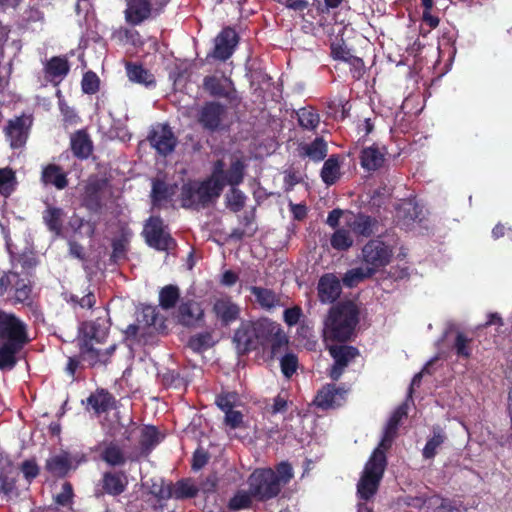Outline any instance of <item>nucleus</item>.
Listing matches in <instances>:
<instances>
[{"label":"nucleus","mask_w":512,"mask_h":512,"mask_svg":"<svg viewBox=\"0 0 512 512\" xmlns=\"http://www.w3.org/2000/svg\"><path fill=\"white\" fill-rule=\"evenodd\" d=\"M406 414V406L401 405L389 418L382 440L367 461L358 481L357 494L361 499L369 500L376 494L386 467L385 451L391 446L396 436L398 425Z\"/></svg>","instance_id":"f257e3e1"},{"label":"nucleus","mask_w":512,"mask_h":512,"mask_svg":"<svg viewBox=\"0 0 512 512\" xmlns=\"http://www.w3.org/2000/svg\"><path fill=\"white\" fill-rule=\"evenodd\" d=\"M406 414V406L401 405L389 418L382 440L367 461L358 481L357 494L361 499L369 500L376 494L386 467L385 451L391 446L396 436L398 425Z\"/></svg>","instance_id":"f03ea898"},{"label":"nucleus","mask_w":512,"mask_h":512,"mask_svg":"<svg viewBox=\"0 0 512 512\" xmlns=\"http://www.w3.org/2000/svg\"><path fill=\"white\" fill-rule=\"evenodd\" d=\"M406 414V406L401 405L389 418L382 440L367 461L358 481L357 494L361 499L369 500L376 494L386 467L385 451L391 446L396 436L398 425Z\"/></svg>","instance_id":"7ed1b4c3"},{"label":"nucleus","mask_w":512,"mask_h":512,"mask_svg":"<svg viewBox=\"0 0 512 512\" xmlns=\"http://www.w3.org/2000/svg\"><path fill=\"white\" fill-rule=\"evenodd\" d=\"M224 163L219 160L213 166L212 174L202 182L184 184L181 203L185 208H200L216 200L224 188Z\"/></svg>","instance_id":"20e7f679"},{"label":"nucleus","mask_w":512,"mask_h":512,"mask_svg":"<svg viewBox=\"0 0 512 512\" xmlns=\"http://www.w3.org/2000/svg\"><path fill=\"white\" fill-rule=\"evenodd\" d=\"M293 477L290 464L280 463L276 471L271 468L256 469L248 478V485L253 497L258 501H267L276 497L282 487Z\"/></svg>","instance_id":"39448f33"},{"label":"nucleus","mask_w":512,"mask_h":512,"mask_svg":"<svg viewBox=\"0 0 512 512\" xmlns=\"http://www.w3.org/2000/svg\"><path fill=\"white\" fill-rule=\"evenodd\" d=\"M358 323V309L352 302L333 306L324 322L325 341L344 342L349 340Z\"/></svg>","instance_id":"423d86ee"},{"label":"nucleus","mask_w":512,"mask_h":512,"mask_svg":"<svg viewBox=\"0 0 512 512\" xmlns=\"http://www.w3.org/2000/svg\"><path fill=\"white\" fill-rule=\"evenodd\" d=\"M392 249L379 239L367 242L361 251V260L374 274L390 263Z\"/></svg>","instance_id":"0eeeda50"},{"label":"nucleus","mask_w":512,"mask_h":512,"mask_svg":"<svg viewBox=\"0 0 512 512\" xmlns=\"http://www.w3.org/2000/svg\"><path fill=\"white\" fill-rule=\"evenodd\" d=\"M168 0H128L125 19L131 25H138L153 13H159Z\"/></svg>","instance_id":"6e6552de"},{"label":"nucleus","mask_w":512,"mask_h":512,"mask_svg":"<svg viewBox=\"0 0 512 512\" xmlns=\"http://www.w3.org/2000/svg\"><path fill=\"white\" fill-rule=\"evenodd\" d=\"M0 338L19 345H25L29 340L26 325L15 315L4 311H0Z\"/></svg>","instance_id":"1a4fd4ad"},{"label":"nucleus","mask_w":512,"mask_h":512,"mask_svg":"<svg viewBox=\"0 0 512 512\" xmlns=\"http://www.w3.org/2000/svg\"><path fill=\"white\" fill-rule=\"evenodd\" d=\"M143 233L147 243L158 250L169 251L176 245L159 217H151L146 223Z\"/></svg>","instance_id":"9d476101"},{"label":"nucleus","mask_w":512,"mask_h":512,"mask_svg":"<svg viewBox=\"0 0 512 512\" xmlns=\"http://www.w3.org/2000/svg\"><path fill=\"white\" fill-rule=\"evenodd\" d=\"M198 491L199 487L189 479L178 481L174 486L165 484L160 480V484L155 483L151 487V493L160 499H167L170 497L177 499L191 498L194 497Z\"/></svg>","instance_id":"9b49d317"},{"label":"nucleus","mask_w":512,"mask_h":512,"mask_svg":"<svg viewBox=\"0 0 512 512\" xmlns=\"http://www.w3.org/2000/svg\"><path fill=\"white\" fill-rule=\"evenodd\" d=\"M152 147L161 155L170 154L177 143V139L174 136L171 128L165 124L155 125L148 137Z\"/></svg>","instance_id":"f8f14e48"},{"label":"nucleus","mask_w":512,"mask_h":512,"mask_svg":"<svg viewBox=\"0 0 512 512\" xmlns=\"http://www.w3.org/2000/svg\"><path fill=\"white\" fill-rule=\"evenodd\" d=\"M329 351L335 361L329 375L333 380H338L349 362L358 355V351L351 346L337 345L330 346Z\"/></svg>","instance_id":"ddd939ff"},{"label":"nucleus","mask_w":512,"mask_h":512,"mask_svg":"<svg viewBox=\"0 0 512 512\" xmlns=\"http://www.w3.org/2000/svg\"><path fill=\"white\" fill-rule=\"evenodd\" d=\"M31 123L32 120L28 116L18 117L9 122L6 128V137L12 148H20L26 143Z\"/></svg>","instance_id":"4468645a"},{"label":"nucleus","mask_w":512,"mask_h":512,"mask_svg":"<svg viewBox=\"0 0 512 512\" xmlns=\"http://www.w3.org/2000/svg\"><path fill=\"white\" fill-rule=\"evenodd\" d=\"M346 394L347 390L328 384L317 393L314 403L322 409L335 408L345 402Z\"/></svg>","instance_id":"2eb2a0df"},{"label":"nucleus","mask_w":512,"mask_h":512,"mask_svg":"<svg viewBox=\"0 0 512 512\" xmlns=\"http://www.w3.org/2000/svg\"><path fill=\"white\" fill-rule=\"evenodd\" d=\"M226 113L223 105L217 102L206 103L199 111L198 121L208 130H215L221 124Z\"/></svg>","instance_id":"dca6fc26"},{"label":"nucleus","mask_w":512,"mask_h":512,"mask_svg":"<svg viewBox=\"0 0 512 512\" xmlns=\"http://www.w3.org/2000/svg\"><path fill=\"white\" fill-rule=\"evenodd\" d=\"M240 307L228 296L216 298L213 303V312L224 325L236 321L240 315Z\"/></svg>","instance_id":"f3484780"},{"label":"nucleus","mask_w":512,"mask_h":512,"mask_svg":"<svg viewBox=\"0 0 512 512\" xmlns=\"http://www.w3.org/2000/svg\"><path fill=\"white\" fill-rule=\"evenodd\" d=\"M237 45V34L231 28H225L215 39L213 56L220 60L228 59Z\"/></svg>","instance_id":"a211bd4d"},{"label":"nucleus","mask_w":512,"mask_h":512,"mask_svg":"<svg viewBox=\"0 0 512 512\" xmlns=\"http://www.w3.org/2000/svg\"><path fill=\"white\" fill-rule=\"evenodd\" d=\"M234 342L239 352L245 353L257 348L256 332L253 322H243L235 331Z\"/></svg>","instance_id":"6ab92c4d"},{"label":"nucleus","mask_w":512,"mask_h":512,"mask_svg":"<svg viewBox=\"0 0 512 512\" xmlns=\"http://www.w3.org/2000/svg\"><path fill=\"white\" fill-rule=\"evenodd\" d=\"M203 86L215 97L231 98L234 92L232 81L225 76H207L203 80Z\"/></svg>","instance_id":"aec40b11"},{"label":"nucleus","mask_w":512,"mask_h":512,"mask_svg":"<svg viewBox=\"0 0 512 512\" xmlns=\"http://www.w3.org/2000/svg\"><path fill=\"white\" fill-rule=\"evenodd\" d=\"M341 293V285L333 274H325L318 283V295L323 303L334 302Z\"/></svg>","instance_id":"412c9836"},{"label":"nucleus","mask_w":512,"mask_h":512,"mask_svg":"<svg viewBox=\"0 0 512 512\" xmlns=\"http://www.w3.org/2000/svg\"><path fill=\"white\" fill-rule=\"evenodd\" d=\"M386 150L384 147L372 145L361 151L360 163L367 171H375L381 168L385 162Z\"/></svg>","instance_id":"4be33fe9"},{"label":"nucleus","mask_w":512,"mask_h":512,"mask_svg":"<svg viewBox=\"0 0 512 512\" xmlns=\"http://www.w3.org/2000/svg\"><path fill=\"white\" fill-rule=\"evenodd\" d=\"M204 311L201 305L195 301H187L180 304L177 318L185 326H194L202 320Z\"/></svg>","instance_id":"5701e85b"},{"label":"nucleus","mask_w":512,"mask_h":512,"mask_svg":"<svg viewBox=\"0 0 512 512\" xmlns=\"http://www.w3.org/2000/svg\"><path fill=\"white\" fill-rule=\"evenodd\" d=\"M249 290L254 297V303L262 309L271 310L282 305L281 297L271 289L251 286Z\"/></svg>","instance_id":"b1692460"},{"label":"nucleus","mask_w":512,"mask_h":512,"mask_svg":"<svg viewBox=\"0 0 512 512\" xmlns=\"http://www.w3.org/2000/svg\"><path fill=\"white\" fill-rule=\"evenodd\" d=\"M375 224L376 222L369 216L362 214L355 215L352 212L346 214V227L358 235H371L375 231Z\"/></svg>","instance_id":"393cba45"},{"label":"nucleus","mask_w":512,"mask_h":512,"mask_svg":"<svg viewBox=\"0 0 512 512\" xmlns=\"http://www.w3.org/2000/svg\"><path fill=\"white\" fill-rule=\"evenodd\" d=\"M253 323L256 332L257 348L259 346L266 347L272 336L278 333L280 325L267 318L260 319Z\"/></svg>","instance_id":"a878e982"},{"label":"nucleus","mask_w":512,"mask_h":512,"mask_svg":"<svg viewBox=\"0 0 512 512\" xmlns=\"http://www.w3.org/2000/svg\"><path fill=\"white\" fill-rule=\"evenodd\" d=\"M41 179L45 185H53L59 190L68 185L66 173L55 164H49L43 169Z\"/></svg>","instance_id":"bb28decb"},{"label":"nucleus","mask_w":512,"mask_h":512,"mask_svg":"<svg viewBox=\"0 0 512 512\" xmlns=\"http://www.w3.org/2000/svg\"><path fill=\"white\" fill-rule=\"evenodd\" d=\"M115 346H110L105 351H100L92 346H89L86 343L81 348V358L84 362L88 363L91 366H94L98 363L104 364L108 361L110 355L114 352Z\"/></svg>","instance_id":"cd10ccee"},{"label":"nucleus","mask_w":512,"mask_h":512,"mask_svg":"<svg viewBox=\"0 0 512 512\" xmlns=\"http://www.w3.org/2000/svg\"><path fill=\"white\" fill-rule=\"evenodd\" d=\"M24 345L5 342L0 346V370H11L17 363L16 354Z\"/></svg>","instance_id":"c85d7f7f"},{"label":"nucleus","mask_w":512,"mask_h":512,"mask_svg":"<svg viewBox=\"0 0 512 512\" xmlns=\"http://www.w3.org/2000/svg\"><path fill=\"white\" fill-rule=\"evenodd\" d=\"M127 76L130 81L145 85L146 87L155 85V78L147 69L137 64L126 65Z\"/></svg>","instance_id":"c756f323"},{"label":"nucleus","mask_w":512,"mask_h":512,"mask_svg":"<svg viewBox=\"0 0 512 512\" xmlns=\"http://www.w3.org/2000/svg\"><path fill=\"white\" fill-rule=\"evenodd\" d=\"M127 483V477L123 473H106L103 477V488L111 495L121 494Z\"/></svg>","instance_id":"7c9ffc66"},{"label":"nucleus","mask_w":512,"mask_h":512,"mask_svg":"<svg viewBox=\"0 0 512 512\" xmlns=\"http://www.w3.org/2000/svg\"><path fill=\"white\" fill-rule=\"evenodd\" d=\"M68 71V62L62 57H53L45 65V75L51 81L64 78Z\"/></svg>","instance_id":"2f4dec72"},{"label":"nucleus","mask_w":512,"mask_h":512,"mask_svg":"<svg viewBox=\"0 0 512 512\" xmlns=\"http://www.w3.org/2000/svg\"><path fill=\"white\" fill-rule=\"evenodd\" d=\"M71 148L75 156L88 158L92 152V143L85 132L78 131L71 137Z\"/></svg>","instance_id":"473e14b6"},{"label":"nucleus","mask_w":512,"mask_h":512,"mask_svg":"<svg viewBox=\"0 0 512 512\" xmlns=\"http://www.w3.org/2000/svg\"><path fill=\"white\" fill-rule=\"evenodd\" d=\"M87 403L97 414H100L112 407L113 397L108 392L100 390L91 394L87 399Z\"/></svg>","instance_id":"72a5a7b5"},{"label":"nucleus","mask_w":512,"mask_h":512,"mask_svg":"<svg viewBox=\"0 0 512 512\" xmlns=\"http://www.w3.org/2000/svg\"><path fill=\"white\" fill-rule=\"evenodd\" d=\"M140 449L143 454H148L159 441L160 436L155 427L146 426L139 429Z\"/></svg>","instance_id":"f704fd0d"},{"label":"nucleus","mask_w":512,"mask_h":512,"mask_svg":"<svg viewBox=\"0 0 512 512\" xmlns=\"http://www.w3.org/2000/svg\"><path fill=\"white\" fill-rule=\"evenodd\" d=\"M340 177V163L338 157L331 156L322 167L321 178L326 185H333Z\"/></svg>","instance_id":"c9c22d12"},{"label":"nucleus","mask_w":512,"mask_h":512,"mask_svg":"<svg viewBox=\"0 0 512 512\" xmlns=\"http://www.w3.org/2000/svg\"><path fill=\"white\" fill-rule=\"evenodd\" d=\"M302 154L315 162L323 160L327 155V145L322 138H316L312 143L301 147Z\"/></svg>","instance_id":"e433bc0d"},{"label":"nucleus","mask_w":512,"mask_h":512,"mask_svg":"<svg viewBox=\"0 0 512 512\" xmlns=\"http://www.w3.org/2000/svg\"><path fill=\"white\" fill-rule=\"evenodd\" d=\"M71 463L67 454H59L50 457L46 462V468L56 476H64L70 470Z\"/></svg>","instance_id":"4c0bfd02"},{"label":"nucleus","mask_w":512,"mask_h":512,"mask_svg":"<svg viewBox=\"0 0 512 512\" xmlns=\"http://www.w3.org/2000/svg\"><path fill=\"white\" fill-rule=\"evenodd\" d=\"M372 275H374V273L365 264H363L360 267L347 271L342 280L345 286L354 287Z\"/></svg>","instance_id":"58836bf2"},{"label":"nucleus","mask_w":512,"mask_h":512,"mask_svg":"<svg viewBox=\"0 0 512 512\" xmlns=\"http://www.w3.org/2000/svg\"><path fill=\"white\" fill-rule=\"evenodd\" d=\"M64 218V212L60 208L49 206L44 212L43 219L48 228L56 233L60 234L62 229V223Z\"/></svg>","instance_id":"ea45409f"},{"label":"nucleus","mask_w":512,"mask_h":512,"mask_svg":"<svg viewBox=\"0 0 512 512\" xmlns=\"http://www.w3.org/2000/svg\"><path fill=\"white\" fill-rule=\"evenodd\" d=\"M446 435L440 427L433 428V436L428 439L424 449H423V457L426 459L433 458L437 449L445 442Z\"/></svg>","instance_id":"a19ab883"},{"label":"nucleus","mask_w":512,"mask_h":512,"mask_svg":"<svg viewBox=\"0 0 512 512\" xmlns=\"http://www.w3.org/2000/svg\"><path fill=\"white\" fill-rule=\"evenodd\" d=\"M245 165L242 160L235 159L228 171L224 170V185L235 186L243 181Z\"/></svg>","instance_id":"79ce46f5"},{"label":"nucleus","mask_w":512,"mask_h":512,"mask_svg":"<svg viewBox=\"0 0 512 512\" xmlns=\"http://www.w3.org/2000/svg\"><path fill=\"white\" fill-rule=\"evenodd\" d=\"M180 296L177 286L168 285L161 289L159 293V303L163 309H171L175 306Z\"/></svg>","instance_id":"37998d69"},{"label":"nucleus","mask_w":512,"mask_h":512,"mask_svg":"<svg viewBox=\"0 0 512 512\" xmlns=\"http://www.w3.org/2000/svg\"><path fill=\"white\" fill-rule=\"evenodd\" d=\"M353 244V238L350 234V229L339 228L331 237V245L337 250H347Z\"/></svg>","instance_id":"c03bdc74"},{"label":"nucleus","mask_w":512,"mask_h":512,"mask_svg":"<svg viewBox=\"0 0 512 512\" xmlns=\"http://www.w3.org/2000/svg\"><path fill=\"white\" fill-rule=\"evenodd\" d=\"M297 115L300 126L308 130H314L320 122L318 113L312 108H302Z\"/></svg>","instance_id":"a18cd8bd"},{"label":"nucleus","mask_w":512,"mask_h":512,"mask_svg":"<svg viewBox=\"0 0 512 512\" xmlns=\"http://www.w3.org/2000/svg\"><path fill=\"white\" fill-rule=\"evenodd\" d=\"M425 503L428 507H434V512H461L460 507L455 502L436 495L430 497Z\"/></svg>","instance_id":"49530a36"},{"label":"nucleus","mask_w":512,"mask_h":512,"mask_svg":"<svg viewBox=\"0 0 512 512\" xmlns=\"http://www.w3.org/2000/svg\"><path fill=\"white\" fill-rule=\"evenodd\" d=\"M253 495L248 491H238L229 501V509L238 511L241 509L249 508L252 504Z\"/></svg>","instance_id":"de8ad7c7"},{"label":"nucleus","mask_w":512,"mask_h":512,"mask_svg":"<svg viewBox=\"0 0 512 512\" xmlns=\"http://www.w3.org/2000/svg\"><path fill=\"white\" fill-rule=\"evenodd\" d=\"M15 187V176L10 169L0 170V194L7 197Z\"/></svg>","instance_id":"09e8293b"},{"label":"nucleus","mask_w":512,"mask_h":512,"mask_svg":"<svg viewBox=\"0 0 512 512\" xmlns=\"http://www.w3.org/2000/svg\"><path fill=\"white\" fill-rule=\"evenodd\" d=\"M173 194V189L167 187L164 182L156 181L153 183L152 198L155 205H161L163 200L170 198Z\"/></svg>","instance_id":"8fccbe9b"},{"label":"nucleus","mask_w":512,"mask_h":512,"mask_svg":"<svg viewBox=\"0 0 512 512\" xmlns=\"http://www.w3.org/2000/svg\"><path fill=\"white\" fill-rule=\"evenodd\" d=\"M227 206L234 212L240 211L244 205L246 196L242 191L232 187L229 193L226 195Z\"/></svg>","instance_id":"3c124183"},{"label":"nucleus","mask_w":512,"mask_h":512,"mask_svg":"<svg viewBox=\"0 0 512 512\" xmlns=\"http://www.w3.org/2000/svg\"><path fill=\"white\" fill-rule=\"evenodd\" d=\"M471 338H468L461 332H458L454 342V349L459 357L469 358L472 352Z\"/></svg>","instance_id":"603ef678"},{"label":"nucleus","mask_w":512,"mask_h":512,"mask_svg":"<svg viewBox=\"0 0 512 512\" xmlns=\"http://www.w3.org/2000/svg\"><path fill=\"white\" fill-rule=\"evenodd\" d=\"M102 458L110 465H120L124 462L121 449L115 444H109L102 452Z\"/></svg>","instance_id":"864d4df0"},{"label":"nucleus","mask_w":512,"mask_h":512,"mask_svg":"<svg viewBox=\"0 0 512 512\" xmlns=\"http://www.w3.org/2000/svg\"><path fill=\"white\" fill-rule=\"evenodd\" d=\"M12 290H14L15 302L26 303L30 300L31 287L24 279L18 277Z\"/></svg>","instance_id":"5fc2aeb1"},{"label":"nucleus","mask_w":512,"mask_h":512,"mask_svg":"<svg viewBox=\"0 0 512 512\" xmlns=\"http://www.w3.org/2000/svg\"><path fill=\"white\" fill-rule=\"evenodd\" d=\"M288 343L287 336L279 326V331L269 340L267 346L271 347L272 356H276Z\"/></svg>","instance_id":"6e6d98bb"},{"label":"nucleus","mask_w":512,"mask_h":512,"mask_svg":"<svg viewBox=\"0 0 512 512\" xmlns=\"http://www.w3.org/2000/svg\"><path fill=\"white\" fill-rule=\"evenodd\" d=\"M282 373L287 377H291L297 370L298 359L293 354H286L280 361Z\"/></svg>","instance_id":"4d7b16f0"},{"label":"nucleus","mask_w":512,"mask_h":512,"mask_svg":"<svg viewBox=\"0 0 512 512\" xmlns=\"http://www.w3.org/2000/svg\"><path fill=\"white\" fill-rule=\"evenodd\" d=\"M419 208L416 204L412 203V202H404L402 205H401V208L398 212V214L400 215L401 212H404V213H407V215H405L404 217V225H406V222H407V226L409 225V222L412 221L413 223L416 222L417 220L420 222L421 219L419 218Z\"/></svg>","instance_id":"13d9d810"},{"label":"nucleus","mask_w":512,"mask_h":512,"mask_svg":"<svg viewBox=\"0 0 512 512\" xmlns=\"http://www.w3.org/2000/svg\"><path fill=\"white\" fill-rule=\"evenodd\" d=\"M20 470L28 483H31V481L35 479L39 474V467L35 460L32 459H28L22 462Z\"/></svg>","instance_id":"bf43d9fd"},{"label":"nucleus","mask_w":512,"mask_h":512,"mask_svg":"<svg viewBox=\"0 0 512 512\" xmlns=\"http://www.w3.org/2000/svg\"><path fill=\"white\" fill-rule=\"evenodd\" d=\"M0 494L7 498L17 495L14 477H9L8 475L0 476Z\"/></svg>","instance_id":"052dcab7"},{"label":"nucleus","mask_w":512,"mask_h":512,"mask_svg":"<svg viewBox=\"0 0 512 512\" xmlns=\"http://www.w3.org/2000/svg\"><path fill=\"white\" fill-rule=\"evenodd\" d=\"M99 88V79L95 73L87 72L82 79V89L85 93L93 94Z\"/></svg>","instance_id":"680f3d73"},{"label":"nucleus","mask_w":512,"mask_h":512,"mask_svg":"<svg viewBox=\"0 0 512 512\" xmlns=\"http://www.w3.org/2000/svg\"><path fill=\"white\" fill-rule=\"evenodd\" d=\"M19 275L14 272L3 273L0 275V295H4L9 290H12L14 284L17 283Z\"/></svg>","instance_id":"e2e57ef3"},{"label":"nucleus","mask_w":512,"mask_h":512,"mask_svg":"<svg viewBox=\"0 0 512 512\" xmlns=\"http://www.w3.org/2000/svg\"><path fill=\"white\" fill-rule=\"evenodd\" d=\"M73 497V489L70 483L65 482L62 485V490L59 494L55 496V501L57 504L66 506L68 505Z\"/></svg>","instance_id":"0e129e2a"},{"label":"nucleus","mask_w":512,"mask_h":512,"mask_svg":"<svg viewBox=\"0 0 512 512\" xmlns=\"http://www.w3.org/2000/svg\"><path fill=\"white\" fill-rule=\"evenodd\" d=\"M243 423V415L240 411L230 410L225 413V424L231 429L241 427Z\"/></svg>","instance_id":"69168bd1"},{"label":"nucleus","mask_w":512,"mask_h":512,"mask_svg":"<svg viewBox=\"0 0 512 512\" xmlns=\"http://www.w3.org/2000/svg\"><path fill=\"white\" fill-rule=\"evenodd\" d=\"M347 213H350V212L343 211L341 209H334L328 214L326 223L330 227L336 228L339 225L341 218H343L344 223L346 224V214Z\"/></svg>","instance_id":"338daca9"},{"label":"nucleus","mask_w":512,"mask_h":512,"mask_svg":"<svg viewBox=\"0 0 512 512\" xmlns=\"http://www.w3.org/2000/svg\"><path fill=\"white\" fill-rule=\"evenodd\" d=\"M235 399L236 397L234 394H222L217 397L216 404L226 413V411L232 410Z\"/></svg>","instance_id":"774afa93"}]
</instances>
